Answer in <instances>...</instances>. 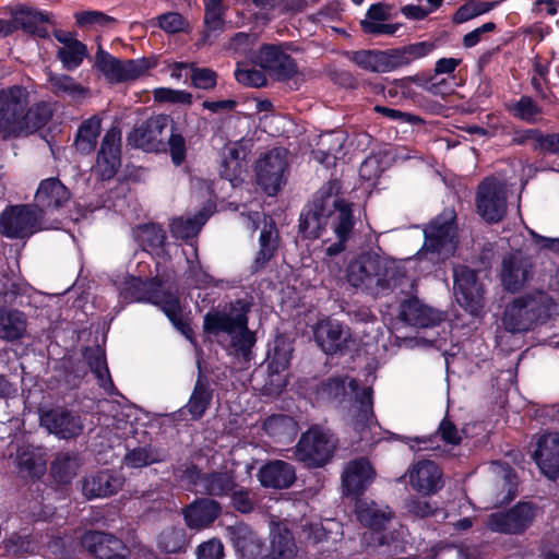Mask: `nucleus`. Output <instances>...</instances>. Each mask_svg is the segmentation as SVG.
Wrapping results in <instances>:
<instances>
[{
    "mask_svg": "<svg viewBox=\"0 0 559 559\" xmlns=\"http://www.w3.org/2000/svg\"><path fill=\"white\" fill-rule=\"evenodd\" d=\"M354 225L352 203L343 198L342 185L334 179L314 193L301 215L299 227L305 237L313 239L323 237L329 229L332 230L337 241L326 248V253L335 255L344 250Z\"/></svg>",
    "mask_w": 559,
    "mask_h": 559,
    "instance_id": "obj_1",
    "label": "nucleus"
},
{
    "mask_svg": "<svg viewBox=\"0 0 559 559\" xmlns=\"http://www.w3.org/2000/svg\"><path fill=\"white\" fill-rule=\"evenodd\" d=\"M404 276L400 262L377 252L355 257L346 269L349 285L373 296L388 294Z\"/></svg>",
    "mask_w": 559,
    "mask_h": 559,
    "instance_id": "obj_2",
    "label": "nucleus"
},
{
    "mask_svg": "<svg viewBox=\"0 0 559 559\" xmlns=\"http://www.w3.org/2000/svg\"><path fill=\"white\" fill-rule=\"evenodd\" d=\"M250 306L245 300H237L222 310L209 312L204 317V330L212 335H226L234 353L245 360L249 359L255 336L248 328Z\"/></svg>",
    "mask_w": 559,
    "mask_h": 559,
    "instance_id": "obj_3",
    "label": "nucleus"
},
{
    "mask_svg": "<svg viewBox=\"0 0 559 559\" xmlns=\"http://www.w3.org/2000/svg\"><path fill=\"white\" fill-rule=\"evenodd\" d=\"M119 296L126 302H151L159 307L174 326L188 337L191 331L183 320L182 309L178 298L162 290L156 280L142 281L127 276L119 286Z\"/></svg>",
    "mask_w": 559,
    "mask_h": 559,
    "instance_id": "obj_4",
    "label": "nucleus"
},
{
    "mask_svg": "<svg viewBox=\"0 0 559 559\" xmlns=\"http://www.w3.org/2000/svg\"><path fill=\"white\" fill-rule=\"evenodd\" d=\"M430 41H419L389 50H358L346 53L359 68L378 73L394 71L428 56L435 49Z\"/></svg>",
    "mask_w": 559,
    "mask_h": 559,
    "instance_id": "obj_5",
    "label": "nucleus"
},
{
    "mask_svg": "<svg viewBox=\"0 0 559 559\" xmlns=\"http://www.w3.org/2000/svg\"><path fill=\"white\" fill-rule=\"evenodd\" d=\"M551 306V298L543 292L520 296L506 307L502 324L511 333L527 332L545 322Z\"/></svg>",
    "mask_w": 559,
    "mask_h": 559,
    "instance_id": "obj_6",
    "label": "nucleus"
},
{
    "mask_svg": "<svg viewBox=\"0 0 559 559\" xmlns=\"http://www.w3.org/2000/svg\"><path fill=\"white\" fill-rule=\"evenodd\" d=\"M52 228H58L57 223L45 222L31 205L9 206L0 215V234L10 239H23Z\"/></svg>",
    "mask_w": 559,
    "mask_h": 559,
    "instance_id": "obj_7",
    "label": "nucleus"
},
{
    "mask_svg": "<svg viewBox=\"0 0 559 559\" xmlns=\"http://www.w3.org/2000/svg\"><path fill=\"white\" fill-rule=\"evenodd\" d=\"M537 514L538 508L535 504L521 501L508 510L490 513L485 525L495 533L520 535L531 527Z\"/></svg>",
    "mask_w": 559,
    "mask_h": 559,
    "instance_id": "obj_8",
    "label": "nucleus"
},
{
    "mask_svg": "<svg viewBox=\"0 0 559 559\" xmlns=\"http://www.w3.org/2000/svg\"><path fill=\"white\" fill-rule=\"evenodd\" d=\"M335 448L336 440L329 430L312 427L299 439L296 454L309 466H321L330 460Z\"/></svg>",
    "mask_w": 559,
    "mask_h": 559,
    "instance_id": "obj_9",
    "label": "nucleus"
},
{
    "mask_svg": "<svg viewBox=\"0 0 559 559\" xmlns=\"http://www.w3.org/2000/svg\"><path fill=\"white\" fill-rule=\"evenodd\" d=\"M28 96V91L19 85L0 90V138L16 136Z\"/></svg>",
    "mask_w": 559,
    "mask_h": 559,
    "instance_id": "obj_10",
    "label": "nucleus"
},
{
    "mask_svg": "<svg viewBox=\"0 0 559 559\" xmlns=\"http://www.w3.org/2000/svg\"><path fill=\"white\" fill-rule=\"evenodd\" d=\"M476 209L486 222H500L507 213L506 183L493 177L485 178L477 189Z\"/></svg>",
    "mask_w": 559,
    "mask_h": 559,
    "instance_id": "obj_11",
    "label": "nucleus"
},
{
    "mask_svg": "<svg viewBox=\"0 0 559 559\" xmlns=\"http://www.w3.org/2000/svg\"><path fill=\"white\" fill-rule=\"evenodd\" d=\"M454 296L457 304L473 316H478L485 306L483 284L475 271L459 265L453 270Z\"/></svg>",
    "mask_w": 559,
    "mask_h": 559,
    "instance_id": "obj_12",
    "label": "nucleus"
},
{
    "mask_svg": "<svg viewBox=\"0 0 559 559\" xmlns=\"http://www.w3.org/2000/svg\"><path fill=\"white\" fill-rule=\"evenodd\" d=\"M95 68L110 83H120L139 79L147 72L151 64L146 59L121 61L99 47L95 53Z\"/></svg>",
    "mask_w": 559,
    "mask_h": 559,
    "instance_id": "obj_13",
    "label": "nucleus"
},
{
    "mask_svg": "<svg viewBox=\"0 0 559 559\" xmlns=\"http://www.w3.org/2000/svg\"><path fill=\"white\" fill-rule=\"evenodd\" d=\"M286 169V151L273 148L258 162L257 179L259 185L267 194H275L285 182Z\"/></svg>",
    "mask_w": 559,
    "mask_h": 559,
    "instance_id": "obj_14",
    "label": "nucleus"
},
{
    "mask_svg": "<svg viewBox=\"0 0 559 559\" xmlns=\"http://www.w3.org/2000/svg\"><path fill=\"white\" fill-rule=\"evenodd\" d=\"M534 275V264L530 255L519 250L504 257L501 264V283L509 292L522 289Z\"/></svg>",
    "mask_w": 559,
    "mask_h": 559,
    "instance_id": "obj_15",
    "label": "nucleus"
},
{
    "mask_svg": "<svg viewBox=\"0 0 559 559\" xmlns=\"http://www.w3.org/2000/svg\"><path fill=\"white\" fill-rule=\"evenodd\" d=\"M171 122L168 115L153 116L130 132L128 143L147 152H157L164 146L163 132Z\"/></svg>",
    "mask_w": 559,
    "mask_h": 559,
    "instance_id": "obj_16",
    "label": "nucleus"
},
{
    "mask_svg": "<svg viewBox=\"0 0 559 559\" xmlns=\"http://www.w3.org/2000/svg\"><path fill=\"white\" fill-rule=\"evenodd\" d=\"M252 62L280 81H286L297 73L294 59L275 45H263L252 58Z\"/></svg>",
    "mask_w": 559,
    "mask_h": 559,
    "instance_id": "obj_17",
    "label": "nucleus"
},
{
    "mask_svg": "<svg viewBox=\"0 0 559 559\" xmlns=\"http://www.w3.org/2000/svg\"><path fill=\"white\" fill-rule=\"evenodd\" d=\"M69 189L58 178H47L39 182L35 194V209L44 218L46 214L60 211L70 202Z\"/></svg>",
    "mask_w": 559,
    "mask_h": 559,
    "instance_id": "obj_18",
    "label": "nucleus"
},
{
    "mask_svg": "<svg viewBox=\"0 0 559 559\" xmlns=\"http://www.w3.org/2000/svg\"><path fill=\"white\" fill-rule=\"evenodd\" d=\"M313 335L318 346L328 355L343 353L353 342L349 329L334 320L318 322Z\"/></svg>",
    "mask_w": 559,
    "mask_h": 559,
    "instance_id": "obj_19",
    "label": "nucleus"
},
{
    "mask_svg": "<svg viewBox=\"0 0 559 559\" xmlns=\"http://www.w3.org/2000/svg\"><path fill=\"white\" fill-rule=\"evenodd\" d=\"M424 249L431 253H438L442 259H447L454 252L455 227L451 218L438 217L427 226Z\"/></svg>",
    "mask_w": 559,
    "mask_h": 559,
    "instance_id": "obj_20",
    "label": "nucleus"
},
{
    "mask_svg": "<svg viewBox=\"0 0 559 559\" xmlns=\"http://www.w3.org/2000/svg\"><path fill=\"white\" fill-rule=\"evenodd\" d=\"M411 487L425 496L433 495L443 487L442 471L432 461L413 463L406 473Z\"/></svg>",
    "mask_w": 559,
    "mask_h": 559,
    "instance_id": "obj_21",
    "label": "nucleus"
},
{
    "mask_svg": "<svg viewBox=\"0 0 559 559\" xmlns=\"http://www.w3.org/2000/svg\"><path fill=\"white\" fill-rule=\"evenodd\" d=\"M121 131L117 127L110 128L103 138L95 169L107 180L115 176L121 163Z\"/></svg>",
    "mask_w": 559,
    "mask_h": 559,
    "instance_id": "obj_22",
    "label": "nucleus"
},
{
    "mask_svg": "<svg viewBox=\"0 0 559 559\" xmlns=\"http://www.w3.org/2000/svg\"><path fill=\"white\" fill-rule=\"evenodd\" d=\"M40 425L60 439L76 438L84 429L81 416L63 408L43 413Z\"/></svg>",
    "mask_w": 559,
    "mask_h": 559,
    "instance_id": "obj_23",
    "label": "nucleus"
},
{
    "mask_svg": "<svg viewBox=\"0 0 559 559\" xmlns=\"http://www.w3.org/2000/svg\"><path fill=\"white\" fill-rule=\"evenodd\" d=\"M82 546L98 559H127L124 543L109 533L88 531L81 537Z\"/></svg>",
    "mask_w": 559,
    "mask_h": 559,
    "instance_id": "obj_24",
    "label": "nucleus"
},
{
    "mask_svg": "<svg viewBox=\"0 0 559 559\" xmlns=\"http://www.w3.org/2000/svg\"><path fill=\"white\" fill-rule=\"evenodd\" d=\"M186 477L193 481L195 491L210 496H226L236 488L235 479L228 473L202 474L199 469L192 467L187 469Z\"/></svg>",
    "mask_w": 559,
    "mask_h": 559,
    "instance_id": "obj_25",
    "label": "nucleus"
},
{
    "mask_svg": "<svg viewBox=\"0 0 559 559\" xmlns=\"http://www.w3.org/2000/svg\"><path fill=\"white\" fill-rule=\"evenodd\" d=\"M533 457L543 474L556 478L559 475V435L551 432L540 437Z\"/></svg>",
    "mask_w": 559,
    "mask_h": 559,
    "instance_id": "obj_26",
    "label": "nucleus"
},
{
    "mask_svg": "<svg viewBox=\"0 0 559 559\" xmlns=\"http://www.w3.org/2000/svg\"><path fill=\"white\" fill-rule=\"evenodd\" d=\"M374 471L366 459L349 462L342 475L344 491L360 495L374 479Z\"/></svg>",
    "mask_w": 559,
    "mask_h": 559,
    "instance_id": "obj_27",
    "label": "nucleus"
},
{
    "mask_svg": "<svg viewBox=\"0 0 559 559\" xmlns=\"http://www.w3.org/2000/svg\"><path fill=\"white\" fill-rule=\"evenodd\" d=\"M400 318L416 328H431L444 319L441 311L424 305L418 299L404 301L401 305Z\"/></svg>",
    "mask_w": 559,
    "mask_h": 559,
    "instance_id": "obj_28",
    "label": "nucleus"
},
{
    "mask_svg": "<svg viewBox=\"0 0 559 559\" xmlns=\"http://www.w3.org/2000/svg\"><path fill=\"white\" fill-rule=\"evenodd\" d=\"M123 485V478L111 472L103 471L90 475L83 480V493L86 498H104L117 493Z\"/></svg>",
    "mask_w": 559,
    "mask_h": 559,
    "instance_id": "obj_29",
    "label": "nucleus"
},
{
    "mask_svg": "<svg viewBox=\"0 0 559 559\" xmlns=\"http://www.w3.org/2000/svg\"><path fill=\"white\" fill-rule=\"evenodd\" d=\"M258 477L263 487L285 489L294 484L296 473L292 464L275 460L263 465Z\"/></svg>",
    "mask_w": 559,
    "mask_h": 559,
    "instance_id": "obj_30",
    "label": "nucleus"
},
{
    "mask_svg": "<svg viewBox=\"0 0 559 559\" xmlns=\"http://www.w3.org/2000/svg\"><path fill=\"white\" fill-rule=\"evenodd\" d=\"M227 537L245 559H255L261 554V540L245 523H236L226 528Z\"/></svg>",
    "mask_w": 559,
    "mask_h": 559,
    "instance_id": "obj_31",
    "label": "nucleus"
},
{
    "mask_svg": "<svg viewBox=\"0 0 559 559\" xmlns=\"http://www.w3.org/2000/svg\"><path fill=\"white\" fill-rule=\"evenodd\" d=\"M245 158L246 152L239 143H229L224 146L219 174L223 178L230 181L233 186L238 185L242 174L246 171L247 163Z\"/></svg>",
    "mask_w": 559,
    "mask_h": 559,
    "instance_id": "obj_32",
    "label": "nucleus"
},
{
    "mask_svg": "<svg viewBox=\"0 0 559 559\" xmlns=\"http://www.w3.org/2000/svg\"><path fill=\"white\" fill-rule=\"evenodd\" d=\"M293 347L284 337H277L274 342L273 353L269 355L270 383L276 389H283L287 381L285 376H281L285 371L292 358Z\"/></svg>",
    "mask_w": 559,
    "mask_h": 559,
    "instance_id": "obj_33",
    "label": "nucleus"
},
{
    "mask_svg": "<svg viewBox=\"0 0 559 559\" xmlns=\"http://www.w3.org/2000/svg\"><path fill=\"white\" fill-rule=\"evenodd\" d=\"M219 513L221 507L216 501L202 499L185 510V520L190 528L199 531L210 526Z\"/></svg>",
    "mask_w": 559,
    "mask_h": 559,
    "instance_id": "obj_34",
    "label": "nucleus"
},
{
    "mask_svg": "<svg viewBox=\"0 0 559 559\" xmlns=\"http://www.w3.org/2000/svg\"><path fill=\"white\" fill-rule=\"evenodd\" d=\"M15 461L20 473L31 477H40L46 471V455L41 448L21 445L16 451Z\"/></svg>",
    "mask_w": 559,
    "mask_h": 559,
    "instance_id": "obj_35",
    "label": "nucleus"
},
{
    "mask_svg": "<svg viewBox=\"0 0 559 559\" xmlns=\"http://www.w3.org/2000/svg\"><path fill=\"white\" fill-rule=\"evenodd\" d=\"M52 109L51 106L46 102H38L31 106L27 110L23 111V116L20 120L19 130H16V136L23 134H31L41 129L51 118Z\"/></svg>",
    "mask_w": 559,
    "mask_h": 559,
    "instance_id": "obj_36",
    "label": "nucleus"
},
{
    "mask_svg": "<svg viewBox=\"0 0 559 559\" xmlns=\"http://www.w3.org/2000/svg\"><path fill=\"white\" fill-rule=\"evenodd\" d=\"M48 83L50 91L57 97H68L72 100H81L87 97L88 88L76 82L72 76L60 73H49Z\"/></svg>",
    "mask_w": 559,
    "mask_h": 559,
    "instance_id": "obj_37",
    "label": "nucleus"
},
{
    "mask_svg": "<svg viewBox=\"0 0 559 559\" xmlns=\"http://www.w3.org/2000/svg\"><path fill=\"white\" fill-rule=\"evenodd\" d=\"M356 515L364 525L380 530L391 519L392 512L388 507L382 508L373 501L359 499L356 502Z\"/></svg>",
    "mask_w": 559,
    "mask_h": 559,
    "instance_id": "obj_38",
    "label": "nucleus"
},
{
    "mask_svg": "<svg viewBox=\"0 0 559 559\" xmlns=\"http://www.w3.org/2000/svg\"><path fill=\"white\" fill-rule=\"evenodd\" d=\"M26 317L16 309H0V338L15 341L26 332Z\"/></svg>",
    "mask_w": 559,
    "mask_h": 559,
    "instance_id": "obj_39",
    "label": "nucleus"
},
{
    "mask_svg": "<svg viewBox=\"0 0 559 559\" xmlns=\"http://www.w3.org/2000/svg\"><path fill=\"white\" fill-rule=\"evenodd\" d=\"M271 559H295L296 545L290 532L283 525H274L271 531Z\"/></svg>",
    "mask_w": 559,
    "mask_h": 559,
    "instance_id": "obj_40",
    "label": "nucleus"
},
{
    "mask_svg": "<svg viewBox=\"0 0 559 559\" xmlns=\"http://www.w3.org/2000/svg\"><path fill=\"white\" fill-rule=\"evenodd\" d=\"M371 392L370 388L362 391L359 397V409L354 420V429L360 433V439L366 441L368 440V432L376 428Z\"/></svg>",
    "mask_w": 559,
    "mask_h": 559,
    "instance_id": "obj_41",
    "label": "nucleus"
},
{
    "mask_svg": "<svg viewBox=\"0 0 559 559\" xmlns=\"http://www.w3.org/2000/svg\"><path fill=\"white\" fill-rule=\"evenodd\" d=\"M99 133L100 119L97 116H93L90 119L83 121L78 130L75 138L76 150L84 154L93 152L96 146Z\"/></svg>",
    "mask_w": 559,
    "mask_h": 559,
    "instance_id": "obj_42",
    "label": "nucleus"
},
{
    "mask_svg": "<svg viewBox=\"0 0 559 559\" xmlns=\"http://www.w3.org/2000/svg\"><path fill=\"white\" fill-rule=\"evenodd\" d=\"M508 110L514 118L526 123H537L543 116V108L527 95H523L516 102L508 105Z\"/></svg>",
    "mask_w": 559,
    "mask_h": 559,
    "instance_id": "obj_43",
    "label": "nucleus"
},
{
    "mask_svg": "<svg viewBox=\"0 0 559 559\" xmlns=\"http://www.w3.org/2000/svg\"><path fill=\"white\" fill-rule=\"evenodd\" d=\"M207 218L209 214L205 212H199L193 217H176L169 225L170 231L176 238H192L200 231Z\"/></svg>",
    "mask_w": 559,
    "mask_h": 559,
    "instance_id": "obj_44",
    "label": "nucleus"
},
{
    "mask_svg": "<svg viewBox=\"0 0 559 559\" xmlns=\"http://www.w3.org/2000/svg\"><path fill=\"white\" fill-rule=\"evenodd\" d=\"M260 249L254 260V269L263 267L274 255L277 248V230L273 223L265 224L260 235Z\"/></svg>",
    "mask_w": 559,
    "mask_h": 559,
    "instance_id": "obj_45",
    "label": "nucleus"
},
{
    "mask_svg": "<svg viewBox=\"0 0 559 559\" xmlns=\"http://www.w3.org/2000/svg\"><path fill=\"white\" fill-rule=\"evenodd\" d=\"M204 24L203 40L211 43L224 31L223 7L221 3L206 0Z\"/></svg>",
    "mask_w": 559,
    "mask_h": 559,
    "instance_id": "obj_46",
    "label": "nucleus"
},
{
    "mask_svg": "<svg viewBox=\"0 0 559 559\" xmlns=\"http://www.w3.org/2000/svg\"><path fill=\"white\" fill-rule=\"evenodd\" d=\"M80 467V461L74 453H59L51 465V475L59 483H68Z\"/></svg>",
    "mask_w": 559,
    "mask_h": 559,
    "instance_id": "obj_47",
    "label": "nucleus"
},
{
    "mask_svg": "<svg viewBox=\"0 0 559 559\" xmlns=\"http://www.w3.org/2000/svg\"><path fill=\"white\" fill-rule=\"evenodd\" d=\"M211 400L212 391L210 386L205 382L198 380L186 408L193 419H199L204 415Z\"/></svg>",
    "mask_w": 559,
    "mask_h": 559,
    "instance_id": "obj_48",
    "label": "nucleus"
},
{
    "mask_svg": "<svg viewBox=\"0 0 559 559\" xmlns=\"http://www.w3.org/2000/svg\"><path fill=\"white\" fill-rule=\"evenodd\" d=\"M164 460V454L152 445L139 447L129 451L123 462L130 468H141Z\"/></svg>",
    "mask_w": 559,
    "mask_h": 559,
    "instance_id": "obj_49",
    "label": "nucleus"
},
{
    "mask_svg": "<svg viewBox=\"0 0 559 559\" xmlns=\"http://www.w3.org/2000/svg\"><path fill=\"white\" fill-rule=\"evenodd\" d=\"M533 141L534 150L548 154H559V133L542 134L537 130H527L518 140L519 143Z\"/></svg>",
    "mask_w": 559,
    "mask_h": 559,
    "instance_id": "obj_50",
    "label": "nucleus"
},
{
    "mask_svg": "<svg viewBox=\"0 0 559 559\" xmlns=\"http://www.w3.org/2000/svg\"><path fill=\"white\" fill-rule=\"evenodd\" d=\"M88 365L98 380L99 385L107 393H112L115 386L109 374L104 353L96 348L87 356Z\"/></svg>",
    "mask_w": 559,
    "mask_h": 559,
    "instance_id": "obj_51",
    "label": "nucleus"
},
{
    "mask_svg": "<svg viewBox=\"0 0 559 559\" xmlns=\"http://www.w3.org/2000/svg\"><path fill=\"white\" fill-rule=\"evenodd\" d=\"M57 57L61 61L63 69L73 71L87 57V47L82 41L72 43L71 46L60 47L57 50Z\"/></svg>",
    "mask_w": 559,
    "mask_h": 559,
    "instance_id": "obj_52",
    "label": "nucleus"
},
{
    "mask_svg": "<svg viewBox=\"0 0 559 559\" xmlns=\"http://www.w3.org/2000/svg\"><path fill=\"white\" fill-rule=\"evenodd\" d=\"M186 534L182 528H167L158 537V547L167 554H176L185 549Z\"/></svg>",
    "mask_w": 559,
    "mask_h": 559,
    "instance_id": "obj_53",
    "label": "nucleus"
},
{
    "mask_svg": "<svg viewBox=\"0 0 559 559\" xmlns=\"http://www.w3.org/2000/svg\"><path fill=\"white\" fill-rule=\"evenodd\" d=\"M13 15L16 29L22 28L26 33H31L35 25L40 22H49L48 14L28 7L20 8Z\"/></svg>",
    "mask_w": 559,
    "mask_h": 559,
    "instance_id": "obj_54",
    "label": "nucleus"
},
{
    "mask_svg": "<svg viewBox=\"0 0 559 559\" xmlns=\"http://www.w3.org/2000/svg\"><path fill=\"white\" fill-rule=\"evenodd\" d=\"M257 41L258 37L255 34L238 33L230 39L228 49L252 61V58L257 55V52L253 51V46Z\"/></svg>",
    "mask_w": 559,
    "mask_h": 559,
    "instance_id": "obj_55",
    "label": "nucleus"
},
{
    "mask_svg": "<svg viewBox=\"0 0 559 559\" xmlns=\"http://www.w3.org/2000/svg\"><path fill=\"white\" fill-rule=\"evenodd\" d=\"M75 22L81 27L102 26L109 27L116 23L112 16L100 11H81L74 13Z\"/></svg>",
    "mask_w": 559,
    "mask_h": 559,
    "instance_id": "obj_56",
    "label": "nucleus"
},
{
    "mask_svg": "<svg viewBox=\"0 0 559 559\" xmlns=\"http://www.w3.org/2000/svg\"><path fill=\"white\" fill-rule=\"evenodd\" d=\"M153 96L156 102L190 105L192 103V95L187 91L173 90L168 87H158L153 91Z\"/></svg>",
    "mask_w": 559,
    "mask_h": 559,
    "instance_id": "obj_57",
    "label": "nucleus"
},
{
    "mask_svg": "<svg viewBox=\"0 0 559 559\" xmlns=\"http://www.w3.org/2000/svg\"><path fill=\"white\" fill-rule=\"evenodd\" d=\"M168 147L173 163L177 166L181 165L186 158V140L176 126H171Z\"/></svg>",
    "mask_w": 559,
    "mask_h": 559,
    "instance_id": "obj_58",
    "label": "nucleus"
},
{
    "mask_svg": "<svg viewBox=\"0 0 559 559\" xmlns=\"http://www.w3.org/2000/svg\"><path fill=\"white\" fill-rule=\"evenodd\" d=\"M191 81L193 86L202 90H212L216 85L217 74L209 68H197L191 63Z\"/></svg>",
    "mask_w": 559,
    "mask_h": 559,
    "instance_id": "obj_59",
    "label": "nucleus"
},
{
    "mask_svg": "<svg viewBox=\"0 0 559 559\" xmlns=\"http://www.w3.org/2000/svg\"><path fill=\"white\" fill-rule=\"evenodd\" d=\"M237 82L249 87H262L266 84L265 74L257 69L240 68L235 71Z\"/></svg>",
    "mask_w": 559,
    "mask_h": 559,
    "instance_id": "obj_60",
    "label": "nucleus"
},
{
    "mask_svg": "<svg viewBox=\"0 0 559 559\" xmlns=\"http://www.w3.org/2000/svg\"><path fill=\"white\" fill-rule=\"evenodd\" d=\"M188 277L198 288L217 285L214 278L203 270L199 261H189Z\"/></svg>",
    "mask_w": 559,
    "mask_h": 559,
    "instance_id": "obj_61",
    "label": "nucleus"
},
{
    "mask_svg": "<svg viewBox=\"0 0 559 559\" xmlns=\"http://www.w3.org/2000/svg\"><path fill=\"white\" fill-rule=\"evenodd\" d=\"M224 546L217 538L202 543L197 548V559H223Z\"/></svg>",
    "mask_w": 559,
    "mask_h": 559,
    "instance_id": "obj_62",
    "label": "nucleus"
},
{
    "mask_svg": "<svg viewBox=\"0 0 559 559\" xmlns=\"http://www.w3.org/2000/svg\"><path fill=\"white\" fill-rule=\"evenodd\" d=\"M141 238L147 246L158 248L164 245L166 236L164 229L159 225L150 224L142 227Z\"/></svg>",
    "mask_w": 559,
    "mask_h": 559,
    "instance_id": "obj_63",
    "label": "nucleus"
},
{
    "mask_svg": "<svg viewBox=\"0 0 559 559\" xmlns=\"http://www.w3.org/2000/svg\"><path fill=\"white\" fill-rule=\"evenodd\" d=\"M540 559H559V533L547 535L540 546Z\"/></svg>",
    "mask_w": 559,
    "mask_h": 559,
    "instance_id": "obj_64",
    "label": "nucleus"
}]
</instances>
